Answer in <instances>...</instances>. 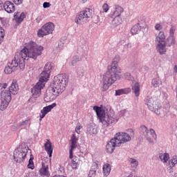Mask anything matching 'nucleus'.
I'll list each match as a JSON object with an SVG mask.
<instances>
[{
	"label": "nucleus",
	"mask_w": 177,
	"mask_h": 177,
	"mask_svg": "<svg viewBox=\"0 0 177 177\" xmlns=\"http://www.w3.org/2000/svg\"><path fill=\"white\" fill-rule=\"evenodd\" d=\"M44 47L37 45L36 42L30 41L20 53H17L15 55L14 60L19 64L20 70H24L26 67L25 60L27 57H30L35 60L42 55Z\"/></svg>",
	"instance_id": "obj_1"
},
{
	"label": "nucleus",
	"mask_w": 177,
	"mask_h": 177,
	"mask_svg": "<svg viewBox=\"0 0 177 177\" xmlns=\"http://www.w3.org/2000/svg\"><path fill=\"white\" fill-rule=\"evenodd\" d=\"M68 82V79H67L65 75L62 74L54 77L53 87L48 89L44 95V102H46V103L53 102L59 95H62L64 92Z\"/></svg>",
	"instance_id": "obj_2"
},
{
	"label": "nucleus",
	"mask_w": 177,
	"mask_h": 177,
	"mask_svg": "<svg viewBox=\"0 0 177 177\" xmlns=\"http://www.w3.org/2000/svg\"><path fill=\"white\" fill-rule=\"evenodd\" d=\"M118 62H120V57H115L113 59V64L110 69L108 68V71L103 75L101 81L102 91L103 92L107 91V89H109V88H110L115 81L120 80L121 77V68L115 65L118 64Z\"/></svg>",
	"instance_id": "obj_3"
},
{
	"label": "nucleus",
	"mask_w": 177,
	"mask_h": 177,
	"mask_svg": "<svg viewBox=\"0 0 177 177\" xmlns=\"http://www.w3.org/2000/svg\"><path fill=\"white\" fill-rule=\"evenodd\" d=\"M93 110L94 111H95L97 117L100 118V121L102 122L104 127H109V125H111V124H113V122H114V118H113V116L106 115V113L101 107L95 106H93Z\"/></svg>",
	"instance_id": "obj_4"
},
{
	"label": "nucleus",
	"mask_w": 177,
	"mask_h": 177,
	"mask_svg": "<svg viewBox=\"0 0 177 177\" xmlns=\"http://www.w3.org/2000/svg\"><path fill=\"white\" fill-rule=\"evenodd\" d=\"M129 133L124 132H119L115 135V141L118 144L119 146L122 145V143H127V142H129L132 138L135 135L133 130L132 129H129L128 130Z\"/></svg>",
	"instance_id": "obj_5"
},
{
	"label": "nucleus",
	"mask_w": 177,
	"mask_h": 177,
	"mask_svg": "<svg viewBox=\"0 0 177 177\" xmlns=\"http://www.w3.org/2000/svg\"><path fill=\"white\" fill-rule=\"evenodd\" d=\"M93 16L92 10L86 8L84 10L81 11L76 16L75 21L77 24H82V23H86L88 19H91Z\"/></svg>",
	"instance_id": "obj_6"
},
{
	"label": "nucleus",
	"mask_w": 177,
	"mask_h": 177,
	"mask_svg": "<svg viewBox=\"0 0 177 177\" xmlns=\"http://www.w3.org/2000/svg\"><path fill=\"white\" fill-rule=\"evenodd\" d=\"M140 131L149 143H154L157 140V135L154 129H150L149 130L146 126H141Z\"/></svg>",
	"instance_id": "obj_7"
},
{
	"label": "nucleus",
	"mask_w": 177,
	"mask_h": 177,
	"mask_svg": "<svg viewBox=\"0 0 177 177\" xmlns=\"http://www.w3.org/2000/svg\"><path fill=\"white\" fill-rule=\"evenodd\" d=\"M156 42L157 44V50L160 55H164V53L167 52V49L165 48V35L164 32H160L158 33L156 38Z\"/></svg>",
	"instance_id": "obj_8"
},
{
	"label": "nucleus",
	"mask_w": 177,
	"mask_h": 177,
	"mask_svg": "<svg viewBox=\"0 0 177 177\" xmlns=\"http://www.w3.org/2000/svg\"><path fill=\"white\" fill-rule=\"evenodd\" d=\"M54 30L55 24L52 22H48L38 30L37 35L39 38H42L45 37V35H49V34H52Z\"/></svg>",
	"instance_id": "obj_9"
},
{
	"label": "nucleus",
	"mask_w": 177,
	"mask_h": 177,
	"mask_svg": "<svg viewBox=\"0 0 177 177\" xmlns=\"http://www.w3.org/2000/svg\"><path fill=\"white\" fill-rule=\"evenodd\" d=\"M27 157V152L23 148H18L14 151V160L16 162H23Z\"/></svg>",
	"instance_id": "obj_10"
},
{
	"label": "nucleus",
	"mask_w": 177,
	"mask_h": 177,
	"mask_svg": "<svg viewBox=\"0 0 177 177\" xmlns=\"http://www.w3.org/2000/svg\"><path fill=\"white\" fill-rule=\"evenodd\" d=\"M146 103L151 111H153V113H156L157 115L160 114V109H158V101L154 98L150 97L146 100Z\"/></svg>",
	"instance_id": "obj_11"
},
{
	"label": "nucleus",
	"mask_w": 177,
	"mask_h": 177,
	"mask_svg": "<svg viewBox=\"0 0 177 177\" xmlns=\"http://www.w3.org/2000/svg\"><path fill=\"white\" fill-rule=\"evenodd\" d=\"M45 88V83H41L38 82L33 88H31V93L32 97L37 99V97H39L42 89Z\"/></svg>",
	"instance_id": "obj_12"
},
{
	"label": "nucleus",
	"mask_w": 177,
	"mask_h": 177,
	"mask_svg": "<svg viewBox=\"0 0 177 177\" xmlns=\"http://www.w3.org/2000/svg\"><path fill=\"white\" fill-rule=\"evenodd\" d=\"M56 106H57V104L54 102L50 105L44 106L41 111H40V113H39V121H42V118H45V116L46 115V114H48V113H50L53 110V109H55V107H56Z\"/></svg>",
	"instance_id": "obj_13"
},
{
	"label": "nucleus",
	"mask_w": 177,
	"mask_h": 177,
	"mask_svg": "<svg viewBox=\"0 0 177 177\" xmlns=\"http://www.w3.org/2000/svg\"><path fill=\"white\" fill-rule=\"evenodd\" d=\"M17 67H19V64L15 59H12L11 62H9L8 66L4 68L5 74H12L13 71H16Z\"/></svg>",
	"instance_id": "obj_14"
},
{
	"label": "nucleus",
	"mask_w": 177,
	"mask_h": 177,
	"mask_svg": "<svg viewBox=\"0 0 177 177\" xmlns=\"http://www.w3.org/2000/svg\"><path fill=\"white\" fill-rule=\"evenodd\" d=\"M78 138L75 136V134H73L71 138V145H70V149H69V158H73V151L75 150L78 145Z\"/></svg>",
	"instance_id": "obj_15"
},
{
	"label": "nucleus",
	"mask_w": 177,
	"mask_h": 177,
	"mask_svg": "<svg viewBox=\"0 0 177 177\" xmlns=\"http://www.w3.org/2000/svg\"><path fill=\"white\" fill-rule=\"evenodd\" d=\"M118 142L115 140V138H112L109 142L107 143L106 146V152L109 154H111L113 151L115 149V147H119Z\"/></svg>",
	"instance_id": "obj_16"
},
{
	"label": "nucleus",
	"mask_w": 177,
	"mask_h": 177,
	"mask_svg": "<svg viewBox=\"0 0 177 177\" xmlns=\"http://www.w3.org/2000/svg\"><path fill=\"white\" fill-rule=\"evenodd\" d=\"M3 7L7 13H13L15 10V4L9 1H6Z\"/></svg>",
	"instance_id": "obj_17"
},
{
	"label": "nucleus",
	"mask_w": 177,
	"mask_h": 177,
	"mask_svg": "<svg viewBox=\"0 0 177 177\" xmlns=\"http://www.w3.org/2000/svg\"><path fill=\"white\" fill-rule=\"evenodd\" d=\"M9 91L12 95H17L19 93V84L17 80H13L12 83L9 87Z\"/></svg>",
	"instance_id": "obj_18"
},
{
	"label": "nucleus",
	"mask_w": 177,
	"mask_h": 177,
	"mask_svg": "<svg viewBox=\"0 0 177 177\" xmlns=\"http://www.w3.org/2000/svg\"><path fill=\"white\" fill-rule=\"evenodd\" d=\"M12 93L9 90H3L1 93V100H7L10 102L12 100Z\"/></svg>",
	"instance_id": "obj_19"
},
{
	"label": "nucleus",
	"mask_w": 177,
	"mask_h": 177,
	"mask_svg": "<svg viewBox=\"0 0 177 177\" xmlns=\"http://www.w3.org/2000/svg\"><path fill=\"white\" fill-rule=\"evenodd\" d=\"M176 30V27H175L174 26H171L169 30L170 36L168 38L169 46H171V45H173V44H175V39H174V35L175 34Z\"/></svg>",
	"instance_id": "obj_20"
},
{
	"label": "nucleus",
	"mask_w": 177,
	"mask_h": 177,
	"mask_svg": "<svg viewBox=\"0 0 177 177\" xmlns=\"http://www.w3.org/2000/svg\"><path fill=\"white\" fill-rule=\"evenodd\" d=\"M49 77H50V73L49 72H47V71L44 70L41 75H40V79L39 80V82H41V84H45L49 79Z\"/></svg>",
	"instance_id": "obj_21"
},
{
	"label": "nucleus",
	"mask_w": 177,
	"mask_h": 177,
	"mask_svg": "<svg viewBox=\"0 0 177 177\" xmlns=\"http://www.w3.org/2000/svg\"><path fill=\"white\" fill-rule=\"evenodd\" d=\"M49 167L45 162L42 163V167L39 170V174L41 176H49Z\"/></svg>",
	"instance_id": "obj_22"
},
{
	"label": "nucleus",
	"mask_w": 177,
	"mask_h": 177,
	"mask_svg": "<svg viewBox=\"0 0 177 177\" xmlns=\"http://www.w3.org/2000/svg\"><path fill=\"white\" fill-rule=\"evenodd\" d=\"M44 149L46 151H47V154H48L49 157H52V153H53V147H52V143L49 140H47L44 144Z\"/></svg>",
	"instance_id": "obj_23"
},
{
	"label": "nucleus",
	"mask_w": 177,
	"mask_h": 177,
	"mask_svg": "<svg viewBox=\"0 0 177 177\" xmlns=\"http://www.w3.org/2000/svg\"><path fill=\"white\" fill-rule=\"evenodd\" d=\"M122 12H124V8H122V7L120 6H115V10L113 14H111V17H120Z\"/></svg>",
	"instance_id": "obj_24"
},
{
	"label": "nucleus",
	"mask_w": 177,
	"mask_h": 177,
	"mask_svg": "<svg viewBox=\"0 0 177 177\" xmlns=\"http://www.w3.org/2000/svg\"><path fill=\"white\" fill-rule=\"evenodd\" d=\"M131 88H122L119 90L115 91V95L116 96H121V95H128V93H130Z\"/></svg>",
	"instance_id": "obj_25"
},
{
	"label": "nucleus",
	"mask_w": 177,
	"mask_h": 177,
	"mask_svg": "<svg viewBox=\"0 0 177 177\" xmlns=\"http://www.w3.org/2000/svg\"><path fill=\"white\" fill-rule=\"evenodd\" d=\"M14 17L17 23H21V21H23V20H24V19L26 18V15L24 14V12H21L19 17V12H17L14 15Z\"/></svg>",
	"instance_id": "obj_26"
},
{
	"label": "nucleus",
	"mask_w": 177,
	"mask_h": 177,
	"mask_svg": "<svg viewBox=\"0 0 177 177\" xmlns=\"http://www.w3.org/2000/svg\"><path fill=\"white\" fill-rule=\"evenodd\" d=\"M96 171H97V164L94 163L91 166V168L88 173V177H95V176L96 175Z\"/></svg>",
	"instance_id": "obj_27"
},
{
	"label": "nucleus",
	"mask_w": 177,
	"mask_h": 177,
	"mask_svg": "<svg viewBox=\"0 0 177 177\" xmlns=\"http://www.w3.org/2000/svg\"><path fill=\"white\" fill-rule=\"evenodd\" d=\"M103 172L105 176H109L110 175V172L111 171V167H110V164L106 163L103 166Z\"/></svg>",
	"instance_id": "obj_28"
},
{
	"label": "nucleus",
	"mask_w": 177,
	"mask_h": 177,
	"mask_svg": "<svg viewBox=\"0 0 177 177\" xmlns=\"http://www.w3.org/2000/svg\"><path fill=\"white\" fill-rule=\"evenodd\" d=\"M132 90L136 96H139V95H140V86L139 83H135L134 86L132 87Z\"/></svg>",
	"instance_id": "obj_29"
},
{
	"label": "nucleus",
	"mask_w": 177,
	"mask_h": 177,
	"mask_svg": "<svg viewBox=\"0 0 177 177\" xmlns=\"http://www.w3.org/2000/svg\"><path fill=\"white\" fill-rule=\"evenodd\" d=\"M10 101H8L6 100H1V103L0 105V110L1 111H3L4 110H6L8 109V106H9V102Z\"/></svg>",
	"instance_id": "obj_30"
},
{
	"label": "nucleus",
	"mask_w": 177,
	"mask_h": 177,
	"mask_svg": "<svg viewBox=\"0 0 177 177\" xmlns=\"http://www.w3.org/2000/svg\"><path fill=\"white\" fill-rule=\"evenodd\" d=\"M140 32V27L139 26V24L133 26L131 30V35H136V34H139Z\"/></svg>",
	"instance_id": "obj_31"
},
{
	"label": "nucleus",
	"mask_w": 177,
	"mask_h": 177,
	"mask_svg": "<svg viewBox=\"0 0 177 177\" xmlns=\"http://www.w3.org/2000/svg\"><path fill=\"white\" fill-rule=\"evenodd\" d=\"M55 68V64L52 62H48L44 66V71L50 73V71Z\"/></svg>",
	"instance_id": "obj_32"
},
{
	"label": "nucleus",
	"mask_w": 177,
	"mask_h": 177,
	"mask_svg": "<svg viewBox=\"0 0 177 177\" xmlns=\"http://www.w3.org/2000/svg\"><path fill=\"white\" fill-rule=\"evenodd\" d=\"M151 84L154 88H158L160 85H162V81L160 79L156 78L152 80Z\"/></svg>",
	"instance_id": "obj_33"
},
{
	"label": "nucleus",
	"mask_w": 177,
	"mask_h": 177,
	"mask_svg": "<svg viewBox=\"0 0 177 177\" xmlns=\"http://www.w3.org/2000/svg\"><path fill=\"white\" fill-rule=\"evenodd\" d=\"M159 158L162 161V162H167L169 160V154L168 153H160L159 155Z\"/></svg>",
	"instance_id": "obj_34"
},
{
	"label": "nucleus",
	"mask_w": 177,
	"mask_h": 177,
	"mask_svg": "<svg viewBox=\"0 0 177 177\" xmlns=\"http://www.w3.org/2000/svg\"><path fill=\"white\" fill-rule=\"evenodd\" d=\"M177 164V156H174L173 158L169 161V167L170 168H174L175 165Z\"/></svg>",
	"instance_id": "obj_35"
},
{
	"label": "nucleus",
	"mask_w": 177,
	"mask_h": 177,
	"mask_svg": "<svg viewBox=\"0 0 177 177\" xmlns=\"http://www.w3.org/2000/svg\"><path fill=\"white\" fill-rule=\"evenodd\" d=\"M33 160L34 157L32 156V155H31L28 164V168H29V169H34V168H35Z\"/></svg>",
	"instance_id": "obj_36"
},
{
	"label": "nucleus",
	"mask_w": 177,
	"mask_h": 177,
	"mask_svg": "<svg viewBox=\"0 0 177 177\" xmlns=\"http://www.w3.org/2000/svg\"><path fill=\"white\" fill-rule=\"evenodd\" d=\"M122 23V19L121 17H114L113 20V24H115V26H119V24H121Z\"/></svg>",
	"instance_id": "obj_37"
},
{
	"label": "nucleus",
	"mask_w": 177,
	"mask_h": 177,
	"mask_svg": "<svg viewBox=\"0 0 177 177\" xmlns=\"http://www.w3.org/2000/svg\"><path fill=\"white\" fill-rule=\"evenodd\" d=\"M129 162H130L132 168H137L138 165H139V162L136 159L129 158Z\"/></svg>",
	"instance_id": "obj_38"
},
{
	"label": "nucleus",
	"mask_w": 177,
	"mask_h": 177,
	"mask_svg": "<svg viewBox=\"0 0 177 177\" xmlns=\"http://www.w3.org/2000/svg\"><path fill=\"white\" fill-rule=\"evenodd\" d=\"M88 133H90V135H96V133H97V129L94 127L93 126H91L88 129Z\"/></svg>",
	"instance_id": "obj_39"
},
{
	"label": "nucleus",
	"mask_w": 177,
	"mask_h": 177,
	"mask_svg": "<svg viewBox=\"0 0 177 177\" xmlns=\"http://www.w3.org/2000/svg\"><path fill=\"white\" fill-rule=\"evenodd\" d=\"M5 37V30L0 27V44L3 42V38Z\"/></svg>",
	"instance_id": "obj_40"
},
{
	"label": "nucleus",
	"mask_w": 177,
	"mask_h": 177,
	"mask_svg": "<svg viewBox=\"0 0 177 177\" xmlns=\"http://www.w3.org/2000/svg\"><path fill=\"white\" fill-rule=\"evenodd\" d=\"M79 166H80V162H74V160H72L71 167L73 168V169H77Z\"/></svg>",
	"instance_id": "obj_41"
},
{
	"label": "nucleus",
	"mask_w": 177,
	"mask_h": 177,
	"mask_svg": "<svg viewBox=\"0 0 177 177\" xmlns=\"http://www.w3.org/2000/svg\"><path fill=\"white\" fill-rule=\"evenodd\" d=\"M79 62H80V59L77 57H74L72 59L71 65L75 66L77 64V63Z\"/></svg>",
	"instance_id": "obj_42"
},
{
	"label": "nucleus",
	"mask_w": 177,
	"mask_h": 177,
	"mask_svg": "<svg viewBox=\"0 0 177 177\" xmlns=\"http://www.w3.org/2000/svg\"><path fill=\"white\" fill-rule=\"evenodd\" d=\"M102 9L103 11L105 12V13H107V12H109V9H110V7L109 6V4L104 3V5L102 6Z\"/></svg>",
	"instance_id": "obj_43"
},
{
	"label": "nucleus",
	"mask_w": 177,
	"mask_h": 177,
	"mask_svg": "<svg viewBox=\"0 0 177 177\" xmlns=\"http://www.w3.org/2000/svg\"><path fill=\"white\" fill-rule=\"evenodd\" d=\"M81 129H82V125H77L76 127H75V132L77 133H78V135H80V133H81Z\"/></svg>",
	"instance_id": "obj_44"
},
{
	"label": "nucleus",
	"mask_w": 177,
	"mask_h": 177,
	"mask_svg": "<svg viewBox=\"0 0 177 177\" xmlns=\"http://www.w3.org/2000/svg\"><path fill=\"white\" fill-rule=\"evenodd\" d=\"M155 29L158 31H161L162 30V26H161V24H156L155 25Z\"/></svg>",
	"instance_id": "obj_45"
},
{
	"label": "nucleus",
	"mask_w": 177,
	"mask_h": 177,
	"mask_svg": "<svg viewBox=\"0 0 177 177\" xmlns=\"http://www.w3.org/2000/svg\"><path fill=\"white\" fill-rule=\"evenodd\" d=\"M73 162H80V157L78 156H73L72 158H71Z\"/></svg>",
	"instance_id": "obj_46"
},
{
	"label": "nucleus",
	"mask_w": 177,
	"mask_h": 177,
	"mask_svg": "<svg viewBox=\"0 0 177 177\" xmlns=\"http://www.w3.org/2000/svg\"><path fill=\"white\" fill-rule=\"evenodd\" d=\"M14 3H15V5H21V3H23V1L24 0H12Z\"/></svg>",
	"instance_id": "obj_47"
},
{
	"label": "nucleus",
	"mask_w": 177,
	"mask_h": 177,
	"mask_svg": "<svg viewBox=\"0 0 177 177\" xmlns=\"http://www.w3.org/2000/svg\"><path fill=\"white\" fill-rule=\"evenodd\" d=\"M124 78H125L126 80H131V73H124Z\"/></svg>",
	"instance_id": "obj_48"
},
{
	"label": "nucleus",
	"mask_w": 177,
	"mask_h": 177,
	"mask_svg": "<svg viewBox=\"0 0 177 177\" xmlns=\"http://www.w3.org/2000/svg\"><path fill=\"white\" fill-rule=\"evenodd\" d=\"M50 6V3L48 2H44L43 4V8H49Z\"/></svg>",
	"instance_id": "obj_49"
},
{
	"label": "nucleus",
	"mask_w": 177,
	"mask_h": 177,
	"mask_svg": "<svg viewBox=\"0 0 177 177\" xmlns=\"http://www.w3.org/2000/svg\"><path fill=\"white\" fill-rule=\"evenodd\" d=\"M1 88H3V89H6L8 88V84L3 83V84H0Z\"/></svg>",
	"instance_id": "obj_50"
},
{
	"label": "nucleus",
	"mask_w": 177,
	"mask_h": 177,
	"mask_svg": "<svg viewBox=\"0 0 177 177\" xmlns=\"http://www.w3.org/2000/svg\"><path fill=\"white\" fill-rule=\"evenodd\" d=\"M62 49H63V44L60 43V44H58L57 50H62Z\"/></svg>",
	"instance_id": "obj_51"
},
{
	"label": "nucleus",
	"mask_w": 177,
	"mask_h": 177,
	"mask_svg": "<svg viewBox=\"0 0 177 177\" xmlns=\"http://www.w3.org/2000/svg\"><path fill=\"white\" fill-rule=\"evenodd\" d=\"M3 10V3H2V1L0 0V10Z\"/></svg>",
	"instance_id": "obj_52"
},
{
	"label": "nucleus",
	"mask_w": 177,
	"mask_h": 177,
	"mask_svg": "<svg viewBox=\"0 0 177 177\" xmlns=\"http://www.w3.org/2000/svg\"><path fill=\"white\" fill-rule=\"evenodd\" d=\"M27 122H28V121L26 120V121H24L21 123V125H24L25 124H27Z\"/></svg>",
	"instance_id": "obj_53"
},
{
	"label": "nucleus",
	"mask_w": 177,
	"mask_h": 177,
	"mask_svg": "<svg viewBox=\"0 0 177 177\" xmlns=\"http://www.w3.org/2000/svg\"><path fill=\"white\" fill-rule=\"evenodd\" d=\"M174 73H177V66H175L174 68Z\"/></svg>",
	"instance_id": "obj_54"
},
{
	"label": "nucleus",
	"mask_w": 177,
	"mask_h": 177,
	"mask_svg": "<svg viewBox=\"0 0 177 177\" xmlns=\"http://www.w3.org/2000/svg\"><path fill=\"white\" fill-rule=\"evenodd\" d=\"M132 46V44L131 43L127 44V48H131Z\"/></svg>",
	"instance_id": "obj_55"
},
{
	"label": "nucleus",
	"mask_w": 177,
	"mask_h": 177,
	"mask_svg": "<svg viewBox=\"0 0 177 177\" xmlns=\"http://www.w3.org/2000/svg\"><path fill=\"white\" fill-rule=\"evenodd\" d=\"M82 1L83 3H85V2H86V1H88V0H82Z\"/></svg>",
	"instance_id": "obj_56"
},
{
	"label": "nucleus",
	"mask_w": 177,
	"mask_h": 177,
	"mask_svg": "<svg viewBox=\"0 0 177 177\" xmlns=\"http://www.w3.org/2000/svg\"><path fill=\"white\" fill-rule=\"evenodd\" d=\"M0 125H2V120H0Z\"/></svg>",
	"instance_id": "obj_57"
}]
</instances>
